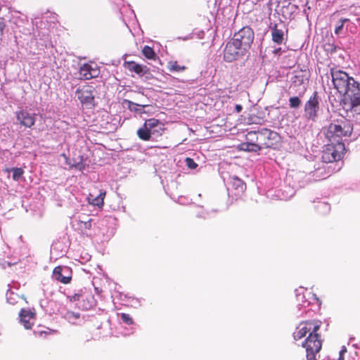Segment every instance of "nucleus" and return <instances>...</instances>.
Returning <instances> with one entry per match:
<instances>
[{
	"instance_id": "5701e85b",
	"label": "nucleus",
	"mask_w": 360,
	"mask_h": 360,
	"mask_svg": "<svg viewBox=\"0 0 360 360\" xmlns=\"http://www.w3.org/2000/svg\"><path fill=\"white\" fill-rule=\"evenodd\" d=\"M6 172H13L12 178L14 181H18L24 174V170L20 167H13V168H6L5 169Z\"/></svg>"
},
{
	"instance_id": "412c9836",
	"label": "nucleus",
	"mask_w": 360,
	"mask_h": 360,
	"mask_svg": "<svg viewBox=\"0 0 360 360\" xmlns=\"http://www.w3.org/2000/svg\"><path fill=\"white\" fill-rule=\"evenodd\" d=\"M167 68L171 72H182L187 70L184 65L179 64L177 60H169L167 63Z\"/></svg>"
},
{
	"instance_id": "c9c22d12",
	"label": "nucleus",
	"mask_w": 360,
	"mask_h": 360,
	"mask_svg": "<svg viewBox=\"0 0 360 360\" xmlns=\"http://www.w3.org/2000/svg\"><path fill=\"white\" fill-rule=\"evenodd\" d=\"M243 108L240 105L238 104L235 106V110L237 112H240Z\"/></svg>"
},
{
	"instance_id": "c85d7f7f",
	"label": "nucleus",
	"mask_w": 360,
	"mask_h": 360,
	"mask_svg": "<svg viewBox=\"0 0 360 360\" xmlns=\"http://www.w3.org/2000/svg\"><path fill=\"white\" fill-rule=\"evenodd\" d=\"M120 316L122 321L124 323H126L127 325H131L134 323L132 318L130 316V315L129 314L122 313V314H120Z\"/></svg>"
},
{
	"instance_id": "b1692460",
	"label": "nucleus",
	"mask_w": 360,
	"mask_h": 360,
	"mask_svg": "<svg viewBox=\"0 0 360 360\" xmlns=\"http://www.w3.org/2000/svg\"><path fill=\"white\" fill-rule=\"evenodd\" d=\"M152 132L146 127H143L138 129L137 135L139 138L143 141H148L151 137Z\"/></svg>"
},
{
	"instance_id": "f257e3e1",
	"label": "nucleus",
	"mask_w": 360,
	"mask_h": 360,
	"mask_svg": "<svg viewBox=\"0 0 360 360\" xmlns=\"http://www.w3.org/2000/svg\"><path fill=\"white\" fill-rule=\"evenodd\" d=\"M353 131L352 124L347 120H337L327 127L326 136L333 143H343L344 137H349Z\"/></svg>"
},
{
	"instance_id": "a878e982",
	"label": "nucleus",
	"mask_w": 360,
	"mask_h": 360,
	"mask_svg": "<svg viewBox=\"0 0 360 360\" xmlns=\"http://www.w3.org/2000/svg\"><path fill=\"white\" fill-rule=\"evenodd\" d=\"M143 125L144 127H147L152 133H154V131H153V128L160 126L161 123L159 120L151 118L146 120Z\"/></svg>"
},
{
	"instance_id": "2f4dec72",
	"label": "nucleus",
	"mask_w": 360,
	"mask_h": 360,
	"mask_svg": "<svg viewBox=\"0 0 360 360\" xmlns=\"http://www.w3.org/2000/svg\"><path fill=\"white\" fill-rule=\"evenodd\" d=\"M343 27H344V25H342V23H340L339 22V25L338 26H336L335 29V33L336 34H340L342 33V29H343Z\"/></svg>"
},
{
	"instance_id": "a211bd4d",
	"label": "nucleus",
	"mask_w": 360,
	"mask_h": 360,
	"mask_svg": "<svg viewBox=\"0 0 360 360\" xmlns=\"http://www.w3.org/2000/svg\"><path fill=\"white\" fill-rule=\"evenodd\" d=\"M99 70L96 67L85 63L79 68V78L82 79H90L96 77Z\"/></svg>"
},
{
	"instance_id": "0eeeda50",
	"label": "nucleus",
	"mask_w": 360,
	"mask_h": 360,
	"mask_svg": "<svg viewBox=\"0 0 360 360\" xmlns=\"http://www.w3.org/2000/svg\"><path fill=\"white\" fill-rule=\"evenodd\" d=\"M254 37L255 34L252 29L249 26H245L235 33L231 39L248 52L253 42Z\"/></svg>"
},
{
	"instance_id": "423d86ee",
	"label": "nucleus",
	"mask_w": 360,
	"mask_h": 360,
	"mask_svg": "<svg viewBox=\"0 0 360 360\" xmlns=\"http://www.w3.org/2000/svg\"><path fill=\"white\" fill-rule=\"evenodd\" d=\"M344 95L347 110L360 115V84L354 86Z\"/></svg>"
},
{
	"instance_id": "6ab92c4d",
	"label": "nucleus",
	"mask_w": 360,
	"mask_h": 360,
	"mask_svg": "<svg viewBox=\"0 0 360 360\" xmlns=\"http://www.w3.org/2000/svg\"><path fill=\"white\" fill-rule=\"evenodd\" d=\"M230 185L233 191H235L236 195H240L246 189L245 183L236 176H233L230 178Z\"/></svg>"
},
{
	"instance_id": "bb28decb",
	"label": "nucleus",
	"mask_w": 360,
	"mask_h": 360,
	"mask_svg": "<svg viewBox=\"0 0 360 360\" xmlns=\"http://www.w3.org/2000/svg\"><path fill=\"white\" fill-rule=\"evenodd\" d=\"M302 103L301 100L297 96H292L289 98V105L291 108H297Z\"/></svg>"
},
{
	"instance_id": "4468645a",
	"label": "nucleus",
	"mask_w": 360,
	"mask_h": 360,
	"mask_svg": "<svg viewBox=\"0 0 360 360\" xmlns=\"http://www.w3.org/2000/svg\"><path fill=\"white\" fill-rule=\"evenodd\" d=\"M105 195V191L94 187L87 196V201L90 205L101 208L104 205Z\"/></svg>"
},
{
	"instance_id": "39448f33",
	"label": "nucleus",
	"mask_w": 360,
	"mask_h": 360,
	"mask_svg": "<svg viewBox=\"0 0 360 360\" xmlns=\"http://www.w3.org/2000/svg\"><path fill=\"white\" fill-rule=\"evenodd\" d=\"M345 150L343 143H333L326 146L322 152V160L324 162L329 163L340 160Z\"/></svg>"
},
{
	"instance_id": "473e14b6",
	"label": "nucleus",
	"mask_w": 360,
	"mask_h": 360,
	"mask_svg": "<svg viewBox=\"0 0 360 360\" xmlns=\"http://www.w3.org/2000/svg\"><path fill=\"white\" fill-rule=\"evenodd\" d=\"M5 23L4 22V20L1 18L0 19V37H1L4 34V30L5 28Z\"/></svg>"
},
{
	"instance_id": "e433bc0d",
	"label": "nucleus",
	"mask_w": 360,
	"mask_h": 360,
	"mask_svg": "<svg viewBox=\"0 0 360 360\" xmlns=\"http://www.w3.org/2000/svg\"><path fill=\"white\" fill-rule=\"evenodd\" d=\"M349 20L348 18H341L340 20V22L344 25L346 22H348Z\"/></svg>"
},
{
	"instance_id": "72a5a7b5",
	"label": "nucleus",
	"mask_w": 360,
	"mask_h": 360,
	"mask_svg": "<svg viewBox=\"0 0 360 360\" xmlns=\"http://www.w3.org/2000/svg\"><path fill=\"white\" fill-rule=\"evenodd\" d=\"M346 352V348L343 347L340 352L339 360H343L344 353Z\"/></svg>"
},
{
	"instance_id": "aec40b11",
	"label": "nucleus",
	"mask_w": 360,
	"mask_h": 360,
	"mask_svg": "<svg viewBox=\"0 0 360 360\" xmlns=\"http://www.w3.org/2000/svg\"><path fill=\"white\" fill-rule=\"evenodd\" d=\"M64 270L66 271H68V268H66V267L63 268L60 266H58L54 268L53 271V275L54 278H56V280H57L58 281H59L63 284H68V283H70V281L72 280V277H71V276H63V271Z\"/></svg>"
},
{
	"instance_id": "393cba45",
	"label": "nucleus",
	"mask_w": 360,
	"mask_h": 360,
	"mask_svg": "<svg viewBox=\"0 0 360 360\" xmlns=\"http://www.w3.org/2000/svg\"><path fill=\"white\" fill-rule=\"evenodd\" d=\"M142 54L149 60H155L157 55L154 51L153 49L149 46H144L142 49Z\"/></svg>"
},
{
	"instance_id": "7c9ffc66",
	"label": "nucleus",
	"mask_w": 360,
	"mask_h": 360,
	"mask_svg": "<svg viewBox=\"0 0 360 360\" xmlns=\"http://www.w3.org/2000/svg\"><path fill=\"white\" fill-rule=\"evenodd\" d=\"M185 163L188 168L195 169L198 167V164L191 158H186Z\"/></svg>"
},
{
	"instance_id": "4be33fe9",
	"label": "nucleus",
	"mask_w": 360,
	"mask_h": 360,
	"mask_svg": "<svg viewBox=\"0 0 360 360\" xmlns=\"http://www.w3.org/2000/svg\"><path fill=\"white\" fill-rule=\"evenodd\" d=\"M283 35L284 34L283 30L278 29L277 26L275 25L271 31V37L273 41L278 45L281 44L283 41Z\"/></svg>"
},
{
	"instance_id": "4c0bfd02",
	"label": "nucleus",
	"mask_w": 360,
	"mask_h": 360,
	"mask_svg": "<svg viewBox=\"0 0 360 360\" xmlns=\"http://www.w3.org/2000/svg\"><path fill=\"white\" fill-rule=\"evenodd\" d=\"M73 316L76 319H78L79 317V314L78 313H72Z\"/></svg>"
},
{
	"instance_id": "1a4fd4ad",
	"label": "nucleus",
	"mask_w": 360,
	"mask_h": 360,
	"mask_svg": "<svg viewBox=\"0 0 360 360\" xmlns=\"http://www.w3.org/2000/svg\"><path fill=\"white\" fill-rule=\"evenodd\" d=\"M321 98L317 91H314L304 107V116L310 120H316L320 110Z\"/></svg>"
},
{
	"instance_id": "7ed1b4c3",
	"label": "nucleus",
	"mask_w": 360,
	"mask_h": 360,
	"mask_svg": "<svg viewBox=\"0 0 360 360\" xmlns=\"http://www.w3.org/2000/svg\"><path fill=\"white\" fill-rule=\"evenodd\" d=\"M255 138H257L261 150L262 148H276L281 143V139L278 132L267 128L255 131Z\"/></svg>"
},
{
	"instance_id": "9d476101",
	"label": "nucleus",
	"mask_w": 360,
	"mask_h": 360,
	"mask_svg": "<svg viewBox=\"0 0 360 360\" xmlns=\"http://www.w3.org/2000/svg\"><path fill=\"white\" fill-rule=\"evenodd\" d=\"M246 53L245 50L231 39L226 43L224 49V59L225 61L231 63L243 57Z\"/></svg>"
},
{
	"instance_id": "f704fd0d",
	"label": "nucleus",
	"mask_w": 360,
	"mask_h": 360,
	"mask_svg": "<svg viewBox=\"0 0 360 360\" xmlns=\"http://www.w3.org/2000/svg\"><path fill=\"white\" fill-rule=\"evenodd\" d=\"M79 297H80V295H79V294H75L74 295H72V296L70 297V300H71V301H77V300H79Z\"/></svg>"
},
{
	"instance_id": "6e6552de",
	"label": "nucleus",
	"mask_w": 360,
	"mask_h": 360,
	"mask_svg": "<svg viewBox=\"0 0 360 360\" xmlns=\"http://www.w3.org/2000/svg\"><path fill=\"white\" fill-rule=\"evenodd\" d=\"M321 326V322L319 320L303 321L299 324L293 333V338L295 340H299L305 337L307 333L318 332Z\"/></svg>"
},
{
	"instance_id": "f8f14e48",
	"label": "nucleus",
	"mask_w": 360,
	"mask_h": 360,
	"mask_svg": "<svg viewBox=\"0 0 360 360\" xmlns=\"http://www.w3.org/2000/svg\"><path fill=\"white\" fill-rule=\"evenodd\" d=\"M239 150L245 152H259L260 147L255 138V131H250L245 135V141L240 143L238 146Z\"/></svg>"
},
{
	"instance_id": "f3484780",
	"label": "nucleus",
	"mask_w": 360,
	"mask_h": 360,
	"mask_svg": "<svg viewBox=\"0 0 360 360\" xmlns=\"http://www.w3.org/2000/svg\"><path fill=\"white\" fill-rule=\"evenodd\" d=\"M124 67L131 72H134L139 76H143L150 73V70L146 65H140L135 61H125Z\"/></svg>"
},
{
	"instance_id": "dca6fc26",
	"label": "nucleus",
	"mask_w": 360,
	"mask_h": 360,
	"mask_svg": "<svg viewBox=\"0 0 360 360\" xmlns=\"http://www.w3.org/2000/svg\"><path fill=\"white\" fill-rule=\"evenodd\" d=\"M61 156L65 159V163L70 168H75L79 171H83L86 168V163L83 155L74 154L72 159H70L65 153Z\"/></svg>"
},
{
	"instance_id": "c756f323",
	"label": "nucleus",
	"mask_w": 360,
	"mask_h": 360,
	"mask_svg": "<svg viewBox=\"0 0 360 360\" xmlns=\"http://www.w3.org/2000/svg\"><path fill=\"white\" fill-rule=\"evenodd\" d=\"M79 228L82 231L90 230L91 229V219H89L86 221H79Z\"/></svg>"
},
{
	"instance_id": "20e7f679",
	"label": "nucleus",
	"mask_w": 360,
	"mask_h": 360,
	"mask_svg": "<svg viewBox=\"0 0 360 360\" xmlns=\"http://www.w3.org/2000/svg\"><path fill=\"white\" fill-rule=\"evenodd\" d=\"M306 349V357L307 360H316V354L319 353L322 347V340L318 332L309 333L303 343Z\"/></svg>"
},
{
	"instance_id": "ddd939ff",
	"label": "nucleus",
	"mask_w": 360,
	"mask_h": 360,
	"mask_svg": "<svg viewBox=\"0 0 360 360\" xmlns=\"http://www.w3.org/2000/svg\"><path fill=\"white\" fill-rule=\"evenodd\" d=\"M18 124L26 128H31L35 124L34 113H30L27 110L20 109L15 112Z\"/></svg>"
},
{
	"instance_id": "cd10ccee",
	"label": "nucleus",
	"mask_w": 360,
	"mask_h": 360,
	"mask_svg": "<svg viewBox=\"0 0 360 360\" xmlns=\"http://www.w3.org/2000/svg\"><path fill=\"white\" fill-rule=\"evenodd\" d=\"M220 79L225 81L226 82L228 83V85L224 86L225 89H231L232 88V75L231 74L227 73L223 75Z\"/></svg>"
},
{
	"instance_id": "2eb2a0df",
	"label": "nucleus",
	"mask_w": 360,
	"mask_h": 360,
	"mask_svg": "<svg viewBox=\"0 0 360 360\" xmlns=\"http://www.w3.org/2000/svg\"><path fill=\"white\" fill-rule=\"evenodd\" d=\"M36 313L34 310L30 309H21L19 312V317L20 323L23 325L24 328L27 330H30L32 328L34 323L31 322V320L35 319Z\"/></svg>"
},
{
	"instance_id": "9b49d317",
	"label": "nucleus",
	"mask_w": 360,
	"mask_h": 360,
	"mask_svg": "<svg viewBox=\"0 0 360 360\" xmlns=\"http://www.w3.org/2000/svg\"><path fill=\"white\" fill-rule=\"evenodd\" d=\"M94 87L90 85H84L78 88L76 91L77 98L81 103L86 108L94 106Z\"/></svg>"
},
{
	"instance_id": "f03ea898",
	"label": "nucleus",
	"mask_w": 360,
	"mask_h": 360,
	"mask_svg": "<svg viewBox=\"0 0 360 360\" xmlns=\"http://www.w3.org/2000/svg\"><path fill=\"white\" fill-rule=\"evenodd\" d=\"M330 75L335 89L341 94H345L359 83L346 72L335 68L330 69Z\"/></svg>"
}]
</instances>
